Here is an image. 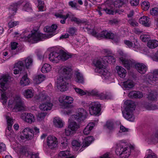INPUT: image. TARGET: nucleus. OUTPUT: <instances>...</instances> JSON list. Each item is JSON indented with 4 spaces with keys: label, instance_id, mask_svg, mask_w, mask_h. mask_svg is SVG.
<instances>
[{
    "label": "nucleus",
    "instance_id": "nucleus-1",
    "mask_svg": "<svg viewBox=\"0 0 158 158\" xmlns=\"http://www.w3.org/2000/svg\"><path fill=\"white\" fill-rule=\"evenodd\" d=\"M72 69L70 68L64 66L60 69L59 72L61 77H58L57 81L58 88L61 91H64L68 89L65 80L69 79L71 77Z\"/></svg>",
    "mask_w": 158,
    "mask_h": 158
},
{
    "label": "nucleus",
    "instance_id": "nucleus-2",
    "mask_svg": "<svg viewBox=\"0 0 158 158\" xmlns=\"http://www.w3.org/2000/svg\"><path fill=\"white\" fill-rule=\"evenodd\" d=\"M124 110L122 111L123 116L127 119L133 122L135 117L133 115V112L135 109V104L131 100H127L124 102Z\"/></svg>",
    "mask_w": 158,
    "mask_h": 158
},
{
    "label": "nucleus",
    "instance_id": "nucleus-3",
    "mask_svg": "<svg viewBox=\"0 0 158 158\" xmlns=\"http://www.w3.org/2000/svg\"><path fill=\"white\" fill-rule=\"evenodd\" d=\"M115 152L117 155L122 157L127 158L131 154V149L127 143L121 141L117 144Z\"/></svg>",
    "mask_w": 158,
    "mask_h": 158
},
{
    "label": "nucleus",
    "instance_id": "nucleus-4",
    "mask_svg": "<svg viewBox=\"0 0 158 158\" xmlns=\"http://www.w3.org/2000/svg\"><path fill=\"white\" fill-rule=\"evenodd\" d=\"M45 37V36L40 33L38 30H33L31 31V34L25 36V39L28 42L34 43L42 40Z\"/></svg>",
    "mask_w": 158,
    "mask_h": 158
},
{
    "label": "nucleus",
    "instance_id": "nucleus-5",
    "mask_svg": "<svg viewBox=\"0 0 158 158\" xmlns=\"http://www.w3.org/2000/svg\"><path fill=\"white\" fill-rule=\"evenodd\" d=\"M87 115L86 110L82 108H80L78 109L76 114L73 116V118L79 122H81L86 118Z\"/></svg>",
    "mask_w": 158,
    "mask_h": 158
},
{
    "label": "nucleus",
    "instance_id": "nucleus-6",
    "mask_svg": "<svg viewBox=\"0 0 158 158\" xmlns=\"http://www.w3.org/2000/svg\"><path fill=\"white\" fill-rule=\"evenodd\" d=\"M101 104L98 102H92L89 105V110L91 115H96L101 111Z\"/></svg>",
    "mask_w": 158,
    "mask_h": 158
},
{
    "label": "nucleus",
    "instance_id": "nucleus-7",
    "mask_svg": "<svg viewBox=\"0 0 158 158\" xmlns=\"http://www.w3.org/2000/svg\"><path fill=\"white\" fill-rule=\"evenodd\" d=\"M9 76L3 75L0 77V90L5 91L9 87Z\"/></svg>",
    "mask_w": 158,
    "mask_h": 158
},
{
    "label": "nucleus",
    "instance_id": "nucleus-8",
    "mask_svg": "<svg viewBox=\"0 0 158 158\" xmlns=\"http://www.w3.org/2000/svg\"><path fill=\"white\" fill-rule=\"evenodd\" d=\"M47 143L49 148L52 149L55 148L58 144L57 139L54 136L49 135L47 138Z\"/></svg>",
    "mask_w": 158,
    "mask_h": 158
},
{
    "label": "nucleus",
    "instance_id": "nucleus-9",
    "mask_svg": "<svg viewBox=\"0 0 158 158\" xmlns=\"http://www.w3.org/2000/svg\"><path fill=\"white\" fill-rule=\"evenodd\" d=\"M119 59L120 62L128 69H130L131 67L134 65L135 63L134 60L128 59L124 57H121Z\"/></svg>",
    "mask_w": 158,
    "mask_h": 158
},
{
    "label": "nucleus",
    "instance_id": "nucleus-10",
    "mask_svg": "<svg viewBox=\"0 0 158 158\" xmlns=\"http://www.w3.org/2000/svg\"><path fill=\"white\" fill-rule=\"evenodd\" d=\"M93 63L96 67L95 71L96 73L101 72V70L105 67V66L103 64L102 60L101 59H95L94 60Z\"/></svg>",
    "mask_w": 158,
    "mask_h": 158
},
{
    "label": "nucleus",
    "instance_id": "nucleus-11",
    "mask_svg": "<svg viewBox=\"0 0 158 158\" xmlns=\"http://www.w3.org/2000/svg\"><path fill=\"white\" fill-rule=\"evenodd\" d=\"M147 80L151 85L156 83V81H158V71L155 70L153 72V74L148 75L147 76Z\"/></svg>",
    "mask_w": 158,
    "mask_h": 158
},
{
    "label": "nucleus",
    "instance_id": "nucleus-12",
    "mask_svg": "<svg viewBox=\"0 0 158 158\" xmlns=\"http://www.w3.org/2000/svg\"><path fill=\"white\" fill-rule=\"evenodd\" d=\"M15 104L13 109V111L17 112L24 110L25 107L23 104L20 98H18L16 100H15Z\"/></svg>",
    "mask_w": 158,
    "mask_h": 158
},
{
    "label": "nucleus",
    "instance_id": "nucleus-13",
    "mask_svg": "<svg viewBox=\"0 0 158 158\" xmlns=\"http://www.w3.org/2000/svg\"><path fill=\"white\" fill-rule=\"evenodd\" d=\"M21 118L25 122L30 123L34 122L35 120V117L31 113H23L22 115Z\"/></svg>",
    "mask_w": 158,
    "mask_h": 158
},
{
    "label": "nucleus",
    "instance_id": "nucleus-14",
    "mask_svg": "<svg viewBox=\"0 0 158 158\" xmlns=\"http://www.w3.org/2000/svg\"><path fill=\"white\" fill-rule=\"evenodd\" d=\"M114 37V35L110 31L107 30L102 31L100 34V35L98 36V39L106 38L113 39Z\"/></svg>",
    "mask_w": 158,
    "mask_h": 158
},
{
    "label": "nucleus",
    "instance_id": "nucleus-15",
    "mask_svg": "<svg viewBox=\"0 0 158 158\" xmlns=\"http://www.w3.org/2000/svg\"><path fill=\"white\" fill-rule=\"evenodd\" d=\"M25 64L22 60H19L15 63L14 66L13 73L15 74H18L24 68Z\"/></svg>",
    "mask_w": 158,
    "mask_h": 158
},
{
    "label": "nucleus",
    "instance_id": "nucleus-16",
    "mask_svg": "<svg viewBox=\"0 0 158 158\" xmlns=\"http://www.w3.org/2000/svg\"><path fill=\"white\" fill-rule=\"evenodd\" d=\"M33 131L29 128H26L22 131L23 137L27 140H30L32 139L33 136Z\"/></svg>",
    "mask_w": 158,
    "mask_h": 158
},
{
    "label": "nucleus",
    "instance_id": "nucleus-17",
    "mask_svg": "<svg viewBox=\"0 0 158 158\" xmlns=\"http://www.w3.org/2000/svg\"><path fill=\"white\" fill-rule=\"evenodd\" d=\"M135 65L136 69L140 73L144 74L146 72L148 68L144 64L138 63L135 64Z\"/></svg>",
    "mask_w": 158,
    "mask_h": 158
},
{
    "label": "nucleus",
    "instance_id": "nucleus-18",
    "mask_svg": "<svg viewBox=\"0 0 158 158\" xmlns=\"http://www.w3.org/2000/svg\"><path fill=\"white\" fill-rule=\"evenodd\" d=\"M57 26L56 24H52L51 26H47L44 28L45 31L51 33L49 34L50 37H51L55 35V31L56 29Z\"/></svg>",
    "mask_w": 158,
    "mask_h": 158
},
{
    "label": "nucleus",
    "instance_id": "nucleus-19",
    "mask_svg": "<svg viewBox=\"0 0 158 158\" xmlns=\"http://www.w3.org/2000/svg\"><path fill=\"white\" fill-rule=\"evenodd\" d=\"M21 1H20L18 3H12L10 5L9 8V13L10 15H15L18 6L20 5L23 2H20Z\"/></svg>",
    "mask_w": 158,
    "mask_h": 158
},
{
    "label": "nucleus",
    "instance_id": "nucleus-20",
    "mask_svg": "<svg viewBox=\"0 0 158 158\" xmlns=\"http://www.w3.org/2000/svg\"><path fill=\"white\" fill-rule=\"evenodd\" d=\"M60 55L56 52H51L49 55V60L53 63H58L60 60Z\"/></svg>",
    "mask_w": 158,
    "mask_h": 158
},
{
    "label": "nucleus",
    "instance_id": "nucleus-21",
    "mask_svg": "<svg viewBox=\"0 0 158 158\" xmlns=\"http://www.w3.org/2000/svg\"><path fill=\"white\" fill-rule=\"evenodd\" d=\"M52 103L50 101H46V102H44L41 104L39 106V108L41 110L48 111L50 110L52 106Z\"/></svg>",
    "mask_w": 158,
    "mask_h": 158
},
{
    "label": "nucleus",
    "instance_id": "nucleus-22",
    "mask_svg": "<svg viewBox=\"0 0 158 158\" xmlns=\"http://www.w3.org/2000/svg\"><path fill=\"white\" fill-rule=\"evenodd\" d=\"M22 60L27 69H29L32 66L33 60L32 57L28 56Z\"/></svg>",
    "mask_w": 158,
    "mask_h": 158
},
{
    "label": "nucleus",
    "instance_id": "nucleus-23",
    "mask_svg": "<svg viewBox=\"0 0 158 158\" xmlns=\"http://www.w3.org/2000/svg\"><path fill=\"white\" fill-rule=\"evenodd\" d=\"M119 76L123 78L126 75L127 72L126 70L122 67L117 66L115 68Z\"/></svg>",
    "mask_w": 158,
    "mask_h": 158
},
{
    "label": "nucleus",
    "instance_id": "nucleus-24",
    "mask_svg": "<svg viewBox=\"0 0 158 158\" xmlns=\"http://www.w3.org/2000/svg\"><path fill=\"white\" fill-rule=\"evenodd\" d=\"M128 96L131 98H141L143 97L142 93L139 91H132L128 94Z\"/></svg>",
    "mask_w": 158,
    "mask_h": 158
},
{
    "label": "nucleus",
    "instance_id": "nucleus-25",
    "mask_svg": "<svg viewBox=\"0 0 158 158\" xmlns=\"http://www.w3.org/2000/svg\"><path fill=\"white\" fill-rule=\"evenodd\" d=\"M135 84L133 81L131 80L123 82V87L126 89L129 90L134 87Z\"/></svg>",
    "mask_w": 158,
    "mask_h": 158
},
{
    "label": "nucleus",
    "instance_id": "nucleus-26",
    "mask_svg": "<svg viewBox=\"0 0 158 158\" xmlns=\"http://www.w3.org/2000/svg\"><path fill=\"white\" fill-rule=\"evenodd\" d=\"M139 22L145 27L150 26L149 18L147 16H143L141 17L139 19Z\"/></svg>",
    "mask_w": 158,
    "mask_h": 158
},
{
    "label": "nucleus",
    "instance_id": "nucleus-27",
    "mask_svg": "<svg viewBox=\"0 0 158 158\" xmlns=\"http://www.w3.org/2000/svg\"><path fill=\"white\" fill-rule=\"evenodd\" d=\"M98 73H99L104 79H109L110 76V73L105 69V67L101 70V72Z\"/></svg>",
    "mask_w": 158,
    "mask_h": 158
},
{
    "label": "nucleus",
    "instance_id": "nucleus-28",
    "mask_svg": "<svg viewBox=\"0 0 158 158\" xmlns=\"http://www.w3.org/2000/svg\"><path fill=\"white\" fill-rule=\"evenodd\" d=\"M53 122L55 126L57 127L61 128L63 126L64 122L59 118L57 117L54 118Z\"/></svg>",
    "mask_w": 158,
    "mask_h": 158
},
{
    "label": "nucleus",
    "instance_id": "nucleus-29",
    "mask_svg": "<svg viewBox=\"0 0 158 158\" xmlns=\"http://www.w3.org/2000/svg\"><path fill=\"white\" fill-rule=\"evenodd\" d=\"M75 81L77 82L82 83L84 82V78L82 74L77 71L75 74Z\"/></svg>",
    "mask_w": 158,
    "mask_h": 158
},
{
    "label": "nucleus",
    "instance_id": "nucleus-30",
    "mask_svg": "<svg viewBox=\"0 0 158 158\" xmlns=\"http://www.w3.org/2000/svg\"><path fill=\"white\" fill-rule=\"evenodd\" d=\"M68 126L75 132H76L80 127V124L79 123H78L74 121H71L69 123Z\"/></svg>",
    "mask_w": 158,
    "mask_h": 158
},
{
    "label": "nucleus",
    "instance_id": "nucleus-31",
    "mask_svg": "<svg viewBox=\"0 0 158 158\" xmlns=\"http://www.w3.org/2000/svg\"><path fill=\"white\" fill-rule=\"evenodd\" d=\"M148 141L154 143H158V130L148 138Z\"/></svg>",
    "mask_w": 158,
    "mask_h": 158
},
{
    "label": "nucleus",
    "instance_id": "nucleus-32",
    "mask_svg": "<svg viewBox=\"0 0 158 158\" xmlns=\"http://www.w3.org/2000/svg\"><path fill=\"white\" fill-rule=\"evenodd\" d=\"M147 46L150 48H155L158 46V41L155 40H150L147 43Z\"/></svg>",
    "mask_w": 158,
    "mask_h": 158
},
{
    "label": "nucleus",
    "instance_id": "nucleus-33",
    "mask_svg": "<svg viewBox=\"0 0 158 158\" xmlns=\"http://www.w3.org/2000/svg\"><path fill=\"white\" fill-rule=\"evenodd\" d=\"M94 126L95 124L94 123H89L84 130V134L85 135H88Z\"/></svg>",
    "mask_w": 158,
    "mask_h": 158
},
{
    "label": "nucleus",
    "instance_id": "nucleus-34",
    "mask_svg": "<svg viewBox=\"0 0 158 158\" xmlns=\"http://www.w3.org/2000/svg\"><path fill=\"white\" fill-rule=\"evenodd\" d=\"M55 15L57 18L63 19V20H61L60 21V22L61 23L64 24L65 23L66 19L68 17L69 18L70 14L67 13L65 16L61 14L56 13L55 14Z\"/></svg>",
    "mask_w": 158,
    "mask_h": 158
},
{
    "label": "nucleus",
    "instance_id": "nucleus-35",
    "mask_svg": "<svg viewBox=\"0 0 158 158\" xmlns=\"http://www.w3.org/2000/svg\"><path fill=\"white\" fill-rule=\"evenodd\" d=\"M60 60L65 61L72 56L71 54H68L64 51L60 52Z\"/></svg>",
    "mask_w": 158,
    "mask_h": 158
},
{
    "label": "nucleus",
    "instance_id": "nucleus-36",
    "mask_svg": "<svg viewBox=\"0 0 158 158\" xmlns=\"http://www.w3.org/2000/svg\"><path fill=\"white\" fill-rule=\"evenodd\" d=\"M34 91V90L32 89H27L24 90L23 94L26 98H30L33 96Z\"/></svg>",
    "mask_w": 158,
    "mask_h": 158
},
{
    "label": "nucleus",
    "instance_id": "nucleus-37",
    "mask_svg": "<svg viewBox=\"0 0 158 158\" xmlns=\"http://www.w3.org/2000/svg\"><path fill=\"white\" fill-rule=\"evenodd\" d=\"M45 78V76L43 75H38L35 77L33 80L34 82L36 84H39L44 81Z\"/></svg>",
    "mask_w": 158,
    "mask_h": 158
},
{
    "label": "nucleus",
    "instance_id": "nucleus-38",
    "mask_svg": "<svg viewBox=\"0 0 158 158\" xmlns=\"http://www.w3.org/2000/svg\"><path fill=\"white\" fill-rule=\"evenodd\" d=\"M7 122V128L6 130V132H8L11 130L12 126L13 124V119L9 116L6 117Z\"/></svg>",
    "mask_w": 158,
    "mask_h": 158
},
{
    "label": "nucleus",
    "instance_id": "nucleus-39",
    "mask_svg": "<svg viewBox=\"0 0 158 158\" xmlns=\"http://www.w3.org/2000/svg\"><path fill=\"white\" fill-rule=\"evenodd\" d=\"M30 82L29 80L26 76L22 77L20 82V85L23 86L28 85Z\"/></svg>",
    "mask_w": 158,
    "mask_h": 158
},
{
    "label": "nucleus",
    "instance_id": "nucleus-40",
    "mask_svg": "<svg viewBox=\"0 0 158 158\" xmlns=\"http://www.w3.org/2000/svg\"><path fill=\"white\" fill-rule=\"evenodd\" d=\"M103 59L105 61L110 64L114 63L116 60L114 57L111 56H105Z\"/></svg>",
    "mask_w": 158,
    "mask_h": 158
},
{
    "label": "nucleus",
    "instance_id": "nucleus-41",
    "mask_svg": "<svg viewBox=\"0 0 158 158\" xmlns=\"http://www.w3.org/2000/svg\"><path fill=\"white\" fill-rule=\"evenodd\" d=\"M39 99L40 101H43L46 102V101H50V98L46 94H40L39 95Z\"/></svg>",
    "mask_w": 158,
    "mask_h": 158
},
{
    "label": "nucleus",
    "instance_id": "nucleus-42",
    "mask_svg": "<svg viewBox=\"0 0 158 158\" xmlns=\"http://www.w3.org/2000/svg\"><path fill=\"white\" fill-rule=\"evenodd\" d=\"M39 99L40 101H43L46 102V101H50V98L46 94H40L39 95Z\"/></svg>",
    "mask_w": 158,
    "mask_h": 158
},
{
    "label": "nucleus",
    "instance_id": "nucleus-43",
    "mask_svg": "<svg viewBox=\"0 0 158 158\" xmlns=\"http://www.w3.org/2000/svg\"><path fill=\"white\" fill-rule=\"evenodd\" d=\"M98 98H100L101 99H109L112 98V96L110 93H99L98 96Z\"/></svg>",
    "mask_w": 158,
    "mask_h": 158
},
{
    "label": "nucleus",
    "instance_id": "nucleus-44",
    "mask_svg": "<svg viewBox=\"0 0 158 158\" xmlns=\"http://www.w3.org/2000/svg\"><path fill=\"white\" fill-rule=\"evenodd\" d=\"M94 140V139L92 136L85 138L83 141L84 145H85V146H88Z\"/></svg>",
    "mask_w": 158,
    "mask_h": 158
},
{
    "label": "nucleus",
    "instance_id": "nucleus-45",
    "mask_svg": "<svg viewBox=\"0 0 158 158\" xmlns=\"http://www.w3.org/2000/svg\"><path fill=\"white\" fill-rule=\"evenodd\" d=\"M69 13H70L69 18L71 20L72 22H74L78 24L83 23H84L82 21L80 20L79 19L74 17V15L72 14L70 12H69Z\"/></svg>",
    "mask_w": 158,
    "mask_h": 158
},
{
    "label": "nucleus",
    "instance_id": "nucleus-46",
    "mask_svg": "<svg viewBox=\"0 0 158 158\" xmlns=\"http://www.w3.org/2000/svg\"><path fill=\"white\" fill-rule=\"evenodd\" d=\"M51 69V67L50 64H45L43 66L41 71L44 73H47L49 72Z\"/></svg>",
    "mask_w": 158,
    "mask_h": 158
},
{
    "label": "nucleus",
    "instance_id": "nucleus-47",
    "mask_svg": "<svg viewBox=\"0 0 158 158\" xmlns=\"http://www.w3.org/2000/svg\"><path fill=\"white\" fill-rule=\"evenodd\" d=\"M124 43L128 47L135 48L137 46V41H136V43H133L132 42L127 40H125L124 41Z\"/></svg>",
    "mask_w": 158,
    "mask_h": 158
},
{
    "label": "nucleus",
    "instance_id": "nucleus-48",
    "mask_svg": "<svg viewBox=\"0 0 158 158\" xmlns=\"http://www.w3.org/2000/svg\"><path fill=\"white\" fill-rule=\"evenodd\" d=\"M147 98L150 101H155L156 98V92L152 91L148 95Z\"/></svg>",
    "mask_w": 158,
    "mask_h": 158
},
{
    "label": "nucleus",
    "instance_id": "nucleus-49",
    "mask_svg": "<svg viewBox=\"0 0 158 158\" xmlns=\"http://www.w3.org/2000/svg\"><path fill=\"white\" fill-rule=\"evenodd\" d=\"M141 5L142 9L144 10H148L150 6L149 2L147 1H144L142 2Z\"/></svg>",
    "mask_w": 158,
    "mask_h": 158
},
{
    "label": "nucleus",
    "instance_id": "nucleus-50",
    "mask_svg": "<svg viewBox=\"0 0 158 158\" xmlns=\"http://www.w3.org/2000/svg\"><path fill=\"white\" fill-rule=\"evenodd\" d=\"M75 132L68 126V127L65 129V134L67 136L72 135Z\"/></svg>",
    "mask_w": 158,
    "mask_h": 158
},
{
    "label": "nucleus",
    "instance_id": "nucleus-51",
    "mask_svg": "<svg viewBox=\"0 0 158 158\" xmlns=\"http://www.w3.org/2000/svg\"><path fill=\"white\" fill-rule=\"evenodd\" d=\"M47 113L46 112L40 113H39L37 117V119L39 121L41 122L44 119Z\"/></svg>",
    "mask_w": 158,
    "mask_h": 158
},
{
    "label": "nucleus",
    "instance_id": "nucleus-52",
    "mask_svg": "<svg viewBox=\"0 0 158 158\" xmlns=\"http://www.w3.org/2000/svg\"><path fill=\"white\" fill-rule=\"evenodd\" d=\"M20 152L22 154L27 156L28 152H30L28 151L26 147H23L20 148Z\"/></svg>",
    "mask_w": 158,
    "mask_h": 158
},
{
    "label": "nucleus",
    "instance_id": "nucleus-53",
    "mask_svg": "<svg viewBox=\"0 0 158 158\" xmlns=\"http://www.w3.org/2000/svg\"><path fill=\"white\" fill-rule=\"evenodd\" d=\"M18 43L16 42H14L11 43V48L12 50V52L13 55H15L17 53V51L16 52H14L15 50L16 49L17 47Z\"/></svg>",
    "mask_w": 158,
    "mask_h": 158
},
{
    "label": "nucleus",
    "instance_id": "nucleus-54",
    "mask_svg": "<svg viewBox=\"0 0 158 158\" xmlns=\"http://www.w3.org/2000/svg\"><path fill=\"white\" fill-rule=\"evenodd\" d=\"M140 38L142 41L146 42L150 39V37L149 35L144 34L141 35Z\"/></svg>",
    "mask_w": 158,
    "mask_h": 158
},
{
    "label": "nucleus",
    "instance_id": "nucleus-55",
    "mask_svg": "<svg viewBox=\"0 0 158 158\" xmlns=\"http://www.w3.org/2000/svg\"><path fill=\"white\" fill-rule=\"evenodd\" d=\"M105 127L110 130H112L114 128V124L113 122L110 121H107L105 126Z\"/></svg>",
    "mask_w": 158,
    "mask_h": 158
},
{
    "label": "nucleus",
    "instance_id": "nucleus-56",
    "mask_svg": "<svg viewBox=\"0 0 158 158\" xmlns=\"http://www.w3.org/2000/svg\"><path fill=\"white\" fill-rule=\"evenodd\" d=\"M73 101V99L72 97L69 96H67L65 102V105L67 106L68 105L72 103Z\"/></svg>",
    "mask_w": 158,
    "mask_h": 158
},
{
    "label": "nucleus",
    "instance_id": "nucleus-57",
    "mask_svg": "<svg viewBox=\"0 0 158 158\" xmlns=\"http://www.w3.org/2000/svg\"><path fill=\"white\" fill-rule=\"evenodd\" d=\"M76 92L81 96L85 95L86 94V93L83 90L80 88H74Z\"/></svg>",
    "mask_w": 158,
    "mask_h": 158
},
{
    "label": "nucleus",
    "instance_id": "nucleus-58",
    "mask_svg": "<svg viewBox=\"0 0 158 158\" xmlns=\"http://www.w3.org/2000/svg\"><path fill=\"white\" fill-rule=\"evenodd\" d=\"M150 14L152 16H157L158 15V8L155 7L152 8L150 11Z\"/></svg>",
    "mask_w": 158,
    "mask_h": 158
},
{
    "label": "nucleus",
    "instance_id": "nucleus-59",
    "mask_svg": "<svg viewBox=\"0 0 158 158\" xmlns=\"http://www.w3.org/2000/svg\"><path fill=\"white\" fill-rule=\"evenodd\" d=\"M29 156L31 158H39V154L30 152L27 153V156Z\"/></svg>",
    "mask_w": 158,
    "mask_h": 158
},
{
    "label": "nucleus",
    "instance_id": "nucleus-60",
    "mask_svg": "<svg viewBox=\"0 0 158 158\" xmlns=\"http://www.w3.org/2000/svg\"><path fill=\"white\" fill-rule=\"evenodd\" d=\"M1 98L3 101L2 103L3 105H5L7 102V98L6 96V92L3 93L1 94Z\"/></svg>",
    "mask_w": 158,
    "mask_h": 158
},
{
    "label": "nucleus",
    "instance_id": "nucleus-61",
    "mask_svg": "<svg viewBox=\"0 0 158 158\" xmlns=\"http://www.w3.org/2000/svg\"><path fill=\"white\" fill-rule=\"evenodd\" d=\"M77 1L74 0L73 1H70L69 2V5L72 8L76 9L77 8Z\"/></svg>",
    "mask_w": 158,
    "mask_h": 158
},
{
    "label": "nucleus",
    "instance_id": "nucleus-62",
    "mask_svg": "<svg viewBox=\"0 0 158 158\" xmlns=\"http://www.w3.org/2000/svg\"><path fill=\"white\" fill-rule=\"evenodd\" d=\"M59 156L61 157L69 156V151H61L59 153Z\"/></svg>",
    "mask_w": 158,
    "mask_h": 158
},
{
    "label": "nucleus",
    "instance_id": "nucleus-63",
    "mask_svg": "<svg viewBox=\"0 0 158 158\" xmlns=\"http://www.w3.org/2000/svg\"><path fill=\"white\" fill-rule=\"evenodd\" d=\"M23 9L26 11H28L31 10V7L28 2L26 3L25 5L23 6Z\"/></svg>",
    "mask_w": 158,
    "mask_h": 158
},
{
    "label": "nucleus",
    "instance_id": "nucleus-64",
    "mask_svg": "<svg viewBox=\"0 0 158 158\" xmlns=\"http://www.w3.org/2000/svg\"><path fill=\"white\" fill-rule=\"evenodd\" d=\"M148 151H149V153L150 154L147 155L145 158H157V157L155 154L154 153L151 152L152 151L151 150L149 149Z\"/></svg>",
    "mask_w": 158,
    "mask_h": 158
}]
</instances>
